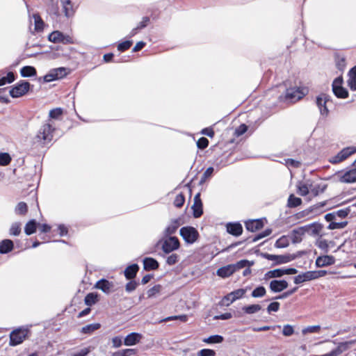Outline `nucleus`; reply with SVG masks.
<instances>
[{
    "label": "nucleus",
    "mask_w": 356,
    "mask_h": 356,
    "mask_svg": "<svg viewBox=\"0 0 356 356\" xmlns=\"http://www.w3.org/2000/svg\"><path fill=\"white\" fill-rule=\"evenodd\" d=\"M34 86L29 81L21 79L9 87V95L12 98H19L33 91Z\"/></svg>",
    "instance_id": "f257e3e1"
},
{
    "label": "nucleus",
    "mask_w": 356,
    "mask_h": 356,
    "mask_svg": "<svg viewBox=\"0 0 356 356\" xmlns=\"http://www.w3.org/2000/svg\"><path fill=\"white\" fill-rule=\"evenodd\" d=\"M305 95L306 92L304 88H286L284 95H280L278 99L281 102L293 104L303 98Z\"/></svg>",
    "instance_id": "f03ea898"
},
{
    "label": "nucleus",
    "mask_w": 356,
    "mask_h": 356,
    "mask_svg": "<svg viewBox=\"0 0 356 356\" xmlns=\"http://www.w3.org/2000/svg\"><path fill=\"white\" fill-rule=\"evenodd\" d=\"M334 178L343 184H353L356 182L355 163L349 169L336 172L334 175Z\"/></svg>",
    "instance_id": "7ed1b4c3"
},
{
    "label": "nucleus",
    "mask_w": 356,
    "mask_h": 356,
    "mask_svg": "<svg viewBox=\"0 0 356 356\" xmlns=\"http://www.w3.org/2000/svg\"><path fill=\"white\" fill-rule=\"evenodd\" d=\"M352 342L345 341L336 343L332 341L327 346V349H330V351L321 355H313V356H340L343 353L346 352L349 348Z\"/></svg>",
    "instance_id": "20e7f679"
},
{
    "label": "nucleus",
    "mask_w": 356,
    "mask_h": 356,
    "mask_svg": "<svg viewBox=\"0 0 356 356\" xmlns=\"http://www.w3.org/2000/svg\"><path fill=\"white\" fill-rule=\"evenodd\" d=\"M343 78L342 75L336 77L332 83V90L334 96L339 99H346L349 95L348 89L343 86Z\"/></svg>",
    "instance_id": "39448f33"
},
{
    "label": "nucleus",
    "mask_w": 356,
    "mask_h": 356,
    "mask_svg": "<svg viewBox=\"0 0 356 356\" xmlns=\"http://www.w3.org/2000/svg\"><path fill=\"white\" fill-rule=\"evenodd\" d=\"M47 40L53 43H62L63 44H71L74 43L72 37L58 30L51 32L47 36Z\"/></svg>",
    "instance_id": "423d86ee"
},
{
    "label": "nucleus",
    "mask_w": 356,
    "mask_h": 356,
    "mask_svg": "<svg viewBox=\"0 0 356 356\" xmlns=\"http://www.w3.org/2000/svg\"><path fill=\"white\" fill-rule=\"evenodd\" d=\"M315 103L319 111H330L329 107L333 104L332 97L324 92L316 97Z\"/></svg>",
    "instance_id": "0eeeda50"
},
{
    "label": "nucleus",
    "mask_w": 356,
    "mask_h": 356,
    "mask_svg": "<svg viewBox=\"0 0 356 356\" xmlns=\"http://www.w3.org/2000/svg\"><path fill=\"white\" fill-rule=\"evenodd\" d=\"M52 138V129L50 124L43 125L36 136L37 141L42 143L50 142Z\"/></svg>",
    "instance_id": "6e6552de"
},
{
    "label": "nucleus",
    "mask_w": 356,
    "mask_h": 356,
    "mask_svg": "<svg viewBox=\"0 0 356 356\" xmlns=\"http://www.w3.org/2000/svg\"><path fill=\"white\" fill-rule=\"evenodd\" d=\"M28 332L27 329L24 328L13 330L10 334V344L11 346H17L22 343L26 338Z\"/></svg>",
    "instance_id": "1a4fd4ad"
},
{
    "label": "nucleus",
    "mask_w": 356,
    "mask_h": 356,
    "mask_svg": "<svg viewBox=\"0 0 356 356\" xmlns=\"http://www.w3.org/2000/svg\"><path fill=\"white\" fill-rule=\"evenodd\" d=\"M180 245L179 239L175 236H170L165 240H163L162 243V250L165 254H169L177 249H179Z\"/></svg>",
    "instance_id": "9d476101"
},
{
    "label": "nucleus",
    "mask_w": 356,
    "mask_h": 356,
    "mask_svg": "<svg viewBox=\"0 0 356 356\" xmlns=\"http://www.w3.org/2000/svg\"><path fill=\"white\" fill-rule=\"evenodd\" d=\"M356 152V147H348L343 148L337 155L330 159V162L332 163H338L348 158L350 156Z\"/></svg>",
    "instance_id": "9b49d317"
},
{
    "label": "nucleus",
    "mask_w": 356,
    "mask_h": 356,
    "mask_svg": "<svg viewBox=\"0 0 356 356\" xmlns=\"http://www.w3.org/2000/svg\"><path fill=\"white\" fill-rule=\"evenodd\" d=\"M180 235L188 243H193L198 237V232L192 227H184L180 229Z\"/></svg>",
    "instance_id": "f8f14e48"
},
{
    "label": "nucleus",
    "mask_w": 356,
    "mask_h": 356,
    "mask_svg": "<svg viewBox=\"0 0 356 356\" xmlns=\"http://www.w3.org/2000/svg\"><path fill=\"white\" fill-rule=\"evenodd\" d=\"M263 257L268 260L275 261L276 264H286L293 259V257L290 255H275L265 253Z\"/></svg>",
    "instance_id": "ddd939ff"
},
{
    "label": "nucleus",
    "mask_w": 356,
    "mask_h": 356,
    "mask_svg": "<svg viewBox=\"0 0 356 356\" xmlns=\"http://www.w3.org/2000/svg\"><path fill=\"white\" fill-rule=\"evenodd\" d=\"M336 68L343 73L346 67V57L344 54L334 52L333 54Z\"/></svg>",
    "instance_id": "4468645a"
},
{
    "label": "nucleus",
    "mask_w": 356,
    "mask_h": 356,
    "mask_svg": "<svg viewBox=\"0 0 356 356\" xmlns=\"http://www.w3.org/2000/svg\"><path fill=\"white\" fill-rule=\"evenodd\" d=\"M63 13L65 16L67 18H69L73 16L76 12V10L74 8L73 3L72 0H60Z\"/></svg>",
    "instance_id": "2eb2a0df"
},
{
    "label": "nucleus",
    "mask_w": 356,
    "mask_h": 356,
    "mask_svg": "<svg viewBox=\"0 0 356 356\" xmlns=\"http://www.w3.org/2000/svg\"><path fill=\"white\" fill-rule=\"evenodd\" d=\"M192 209L193 211V216L195 218H199L203 213L202 203L200 199V193H197L194 197V202L192 205Z\"/></svg>",
    "instance_id": "dca6fc26"
},
{
    "label": "nucleus",
    "mask_w": 356,
    "mask_h": 356,
    "mask_svg": "<svg viewBox=\"0 0 356 356\" xmlns=\"http://www.w3.org/2000/svg\"><path fill=\"white\" fill-rule=\"evenodd\" d=\"M335 259L331 255H324L318 257L316 260V265L318 268L330 266L334 264Z\"/></svg>",
    "instance_id": "f3484780"
},
{
    "label": "nucleus",
    "mask_w": 356,
    "mask_h": 356,
    "mask_svg": "<svg viewBox=\"0 0 356 356\" xmlns=\"http://www.w3.org/2000/svg\"><path fill=\"white\" fill-rule=\"evenodd\" d=\"M142 338L143 336L141 334L137 332H131L124 338V344L127 346L136 345L140 341Z\"/></svg>",
    "instance_id": "a211bd4d"
},
{
    "label": "nucleus",
    "mask_w": 356,
    "mask_h": 356,
    "mask_svg": "<svg viewBox=\"0 0 356 356\" xmlns=\"http://www.w3.org/2000/svg\"><path fill=\"white\" fill-rule=\"evenodd\" d=\"M288 287V282L285 280H273L270 283V289L272 291L278 293Z\"/></svg>",
    "instance_id": "6ab92c4d"
},
{
    "label": "nucleus",
    "mask_w": 356,
    "mask_h": 356,
    "mask_svg": "<svg viewBox=\"0 0 356 356\" xmlns=\"http://www.w3.org/2000/svg\"><path fill=\"white\" fill-rule=\"evenodd\" d=\"M305 234H308L310 236H318L320 234L322 230V225L318 223H313L311 225L303 226Z\"/></svg>",
    "instance_id": "aec40b11"
},
{
    "label": "nucleus",
    "mask_w": 356,
    "mask_h": 356,
    "mask_svg": "<svg viewBox=\"0 0 356 356\" xmlns=\"http://www.w3.org/2000/svg\"><path fill=\"white\" fill-rule=\"evenodd\" d=\"M20 76L24 78H30L37 76V70L35 67L31 65H25L19 70Z\"/></svg>",
    "instance_id": "412c9836"
},
{
    "label": "nucleus",
    "mask_w": 356,
    "mask_h": 356,
    "mask_svg": "<svg viewBox=\"0 0 356 356\" xmlns=\"http://www.w3.org/2000/svg\"><path fill=\"white\" fill-rule=\"evenodd\" d=\"M95 287L96 289L102 290L105 293H109L113 287V284L112 282H110L106 280L102 279L95 284Z\"/></svg>",
    "instance_id": "4be33fe9"
},
{
    "label": "nucleus",
    "mask_w": 356,
    "mask_h": 356,
    "mask_svg": "<svg viewBox=\"0 0 356 356\" xmlns=\"http://www.w3.org/2000/svg\"><path fill=\"white\" fill-rule=\"evenodd\" d=\"M310 180H307L305 181H299L298 182L297 192L301 196H305L310 193Z\"/></svg>",
    "instance_id": "5701e85b"
},
{
    "label": "nucleus",
    "mask_w": 356,
    "mask_h": 356,
    "mask_svg": "<svg viewBox=\"0 0 356 356\" xmlns=\"http://www.w3.org/2000/svg\"><path fill=\"white\" fill-rule=\"evenodd\" d=\"M349 79L347 81L348 86L352 91L356 90V65L351 67L348 73Z\"/></svg>",
    "instance_id": "b1692460"
},
{
    "label": "nucleus",
    "mask_w": 356,
    "mask_h": 356,
    "mask_svg": "<svg viewBox=\"0 0 356 356\" xmlns=\"http://www.w3.org/2000/svg\"><path fill=\"white\" fill-rule=\"evenodd\" d=\"M234 272V266H232V264H229L218 268L216 271V274L219 277L225 278L232 275Z\"/></svg>",
    "instance_id": "393cba45"
},
{
    "label": "nucleus",
    "mask_w": 356,
    "mask_h": 356,
    "mask_svg": "<svg viewBox=\"0 0 356 356\" xmlns=\"http://www.w3.org/2000/svg\"><path fill=\"white\" fill-rule=\"evenodd\" d=\"M310 193L314 196H317L320 193H322L324 192V191L326 188V185L321 183H315L312 181H310Z\"/></svg>",
    "instance_id": "a878e982"
},
{
    "label": "nucleus",
    "mask_w": 356,
    "mask_h": 356,
    "mask_svg": "<svg viewBox=\"0 0 356 356\" xmlns=\"http://www.w3.org/2000/svg\"><path fill=\"white\" fill-rule=\"evenodd\" d=\"M263 226L264 223L261 220H252L245 222L246 229L252 232L261 229Z\"/></svg>",
    "instance_id": "bb28decb"
},
{
    "label": "nucleus",
    "mask_w": 356,
    "mask_h": 356,
    "mask_svg": "<svg viewBox=\"0 0 356 356\" xmlns=\"http://www.w3.org/2000/svg\"><path fill=\"white\" fill-rule=\"evenodd\" d=\"M305 232L303 227H298L293 229L291 233V240L293 243H298L302 241V236L305 235Z\"/></svg>",
    "instance_id": "cd10ccee"
},
{
    "label": "nucleus",
    "mask_w": 356,
    "mask_h": 356,
    "mask_svg": "<svg viewBox=\"0 0 356 356\" xmlns=\"http://www.w3.org/2000/svg\"><path fill=\"white\" fill-rule=\"evenodd\" d=\"M227 232L234 236H239L242 234L243 227L239 223H229L227 225Z\"/></svg>",
    "instance_id": "c85d7f7f"
},
{
    "label": "nucleus",
    "mask_w": 356,
    "mask_h": 356,
    "mask_svg": "<svg viewBox=\"0 0 356 356\" xmlns=\"http://www.w3.org/2000/svg\"><path fill=\"white\" fill-rule=\"evenodd\" d=\"M57 80L62 79L67 76L70 70L65 67H59L51 69Z\"/></svg>",
    "instance_id": "c756f323"
},
{
    "label": "nucleus",
    "mask_w": 356,
    "mask_h": 356,
    "mask_svg": "<svg viewBox=\"0 0 356 356\" xmlns=\"http://www.w3.org/2000/svg\"><path fill=\"white\" fill-rule=\"evenodd\" d=\"M144 268L147 270H156L159 268L158 261L151 257L145 258L143 260Z\"/></svg>",
    "instance_id": "7c9ffc66"
},
{
    "label": "nucleus",
    "mask_w": 356,
    "mask_h": 356,
    "mask_svg": "<svg viewBox=\"0 0 356 356\" xmlns=\"http://www.w3.org/2000/svg\"><path fill=\"white\" fill-rule=\"evenodd\" d=\"M180 225V220H172L169 224V225L165 229V235L170 236L171 234H174L177 231Z\"/></svg>",
    "instance_id": "2f4dec72"
},
{
    "label": "nucleus",
    "mask_w": 356,
    "mask_h": 356,
    "mask_svg": "<svg viewBox=\"0 0 356 356\" xmlns=\"http://www.w3.org/2000/svg\"><path fill=\"white\" fill-rule=\"evenodd\" d=\"M37 80L40 83H47L58 81L51 69L45 75L38 77Z\"/></svg>",
    "instance_id": "473e14b6"
},
{
    "label": "nucleus",
    "mask_w": 356,
    "mask_h": 356,
    "mask_svg": "<svg viewBox=\"0 0 356 356\" xmlns=\"http://www.w3.org/2000/svg\"><path fill=\"white\" fill-rule=\"evenodd\" d=\"M134 42L130 38H125L122 40H120L118 42L117 49L120 52H124L129 49L133 44Z\"/></svg>",
    "instance_id": "72a5a7b5"
},
{
    "label": "nucleus",
    "mask_w": 356,
    "mask_h": 356,
    "mask_svg": "<svg viewBox=\"0 0 356 356\" xmlns=\"http://www.w3.org/2000/svg\"><path fill=\"white\" fill-rule=\"evenodd\" d=\"M33 17L35 21V31L38 33L42 32L44 28V22L38 13H34Z\"/></svg>",
    "instance_id": "f704fd0d"
},
{
    "label": "nucleus",
    "mask_w": 356,
    "mask_h": 356,
    "mask_svg": "<svg viewBox=\"0 0 356 356\" xmlns=\"http://www.w3.org/2000/svg\"><path fill=\"white\" fill-rule=\"evenodd\" d=\"M13 248V243L11 240L5 239L0 243V252L5 254L11 251Z\"/></svg>",
    "instance_id": "c9c22d12"
},
{
    "label": "nucleus",
    "mask_w": 356,
    "mask_h": 356,
    "mask_svg": "<svg viewBox=\"0 0 356 356\" xmlns=\"http://www.w3.org/2000/svg\"><path fill=\"white\" fill-rule=\"evenodd\" d=\"M139 268L137 264H133L128 266L124 270V275L128 280H131L134 278L136 273L138 272Z\"/></svg>",
    "instance_id": "e433bc0d"
},
{
    "label": "nucleus",
    "mask_w": 356,
    "mask_h": 356,
    "mask_svg": "<svg viewBox=\"0 0 356 356\" xmlns=\"http://www.w3.org/2000/svg\"><path fill=\"white\" fill-rule=\"evenodd\" d=\"M283 276L282 268L274 269L269 270L265 273L264 279L265 280H270L271 278L281 277Z\"/></svg>",
    "instance_id": "4c0bfd02"
},
{
    "label": "nucleus",
    "mask_w": 356,
    "mask_h": 356,
    "mask_svg": "<svg viewBox=\"0 0 356 356\" xmlns=\"http://www.w3.org/2000/svg\"><path fill=\"white\" fill-rule=\"evenodd\" d=\"M101 327L99 323H92L87 325L81 328V333L90 334Z\"/></svg>",
    "instance_id": "58836bf2"
},
{
    "label": "nucleus",
    "mask_w": 356,
    "mask_h": 356,
    "mask_svg": "<svg viewBox=\"0 0 356 356\" xmlns=\"http://www.w3.org/2000/svg\"><path fill=\"white\" fill-rule=\"evenodd\" d=\"M302 204V200L296 197L293 194L289 195L287 202L289 207L293 208L300 206Z\"/></svg>",
    "instance_id": "ea45409f"
},
{
    "label": "nucleus",
    "mask_w": 356,
    "mask_h": 356,
    "mask_svg": "<svg viewBox=\"0 0 356 356\" xmlns=\"http://www.w3.org/2000/svg\"><path fill=\"white\" fill-rule=\"evenodd\" d=\"M114 56H115V55L112 52L106 53L103 56V62H104L106 63H112V62L118 63L124 62V61L127 60V59H124V58H120L118 60H115Z\"/></svg>",
    "instance_id": "a19ab883"
},
{
    "label": "nucleus",
    "mask_w": 356,
    "mask_h": 356,
    "mask_svg": "<svg viewBox=\"0 0 356 356\" xmlns=\"http://www.w3.org/2000/svg\"><path fill=\"white\" fill-rule=\"evenodd\" d=\"M36 230V222L34 220L29 221L24 228V232L27 235L33 234Z\"/></svg>",
    "instance_id": "79ce46f5"
},
{
    "label": "nucleus",
    "mask_w": 356,
    "mask_h": 356,
    "mask_svg": "<svg viewBox=\"0 0 356 356\" xmlns=\"http://www.w3.org/2000/svg\"><path fill=\"white\" fill-rule=\"evenodd\" d=\"M98 300V295L94 293H88L85 298V303L88 306H92Z\"/></svg>",
    "instance_id": "37998d69"
},
{
    "label": "nucleus",
    "mask_w": 356,
    "mask_h": 356,
    "mask_svg": "<svg viewBox=\"0 0 356 356\" xmlns=\"http://www.w3.org/2000/svg\"><path fill=\"white\" fill-rule=\"evenodd\" d=\"M261 307L259 305H251L248 306H245L243 307V310L248 314H252L256 313L261 310Z\"/></svg>",
    "instance_id": "c03bdc74"
},
{
    "label": "nucleus",
    "mask_w": 356,
    "mask_h": 356,
    "mask_svg": "<svg viewBox=\"0 0 356 356\" xmlns=\"http://www.w3.org/2000/svg\"><path fill=\"white\" fill-rule=\"evenodd\" d=\"M28 211V207L24 202L17 204L15 209V211L18 215H24Z\"/></svg>",
    "instance_id": "a18cd8bd"
},
{
    "label": "nucleus",
    "mask_w": 356,
    "mask_h": 356,
    "mask_svg": "<svg viewBox=\"0 0 356 356\" xmlns=\"http://www.w3.org/2000/svg\"><path fill=\"white\" fill-rule=\"evenodd\" d=\"M222 341L223 337L220 335H213L203 339V341L207 343H221Z\"/></svg>",
    "instance_id": "49530a36"
},
{
    "label": "nucleus",
    "mask_w": 356,
    "mask_h": 356,
    "mask_svg": "<svg viewBox=\"0 0 356 356\" xmlns=\"http://www.w3.org/2000/svg\"><path fill=\"white\" fill-rule=\"evenodd\" d=\"M11 160V156L8 153H0V165H8L10 163Z\"/></svg>",
    "instance_id": "de8ad7c7"
},
{
    "label": "nucleus",
    "mask_w": 356,
    "mask_h": 356,
    "mask_svg": "<svg viewBox=\"0 0 356 356\" xmlns=\"http://www.w3.org/2000/svg\"><path fill=\"white\" fill-rule=\"evenodd\" d=\"M245 293H246V289H239L235 290L229 293L232 296L231 297H232V300L234 299L235 301L239 298H241L245 295Z\"/></svg>",
    "instance_id": "09e8293b"
},
{
    "label": "nucleus",
    "mask_w": 356,
    "mask_h": 356,
    "mask_svg": "<svg viewBox=\"0 0 356 356\" xmlns=\"http://www.w3.org/2000/svg\"><path fill=\"white\" fill-rule=\"evenodd\" d=\"M266 289L264 286H258L252 292L253 298H261L265 296Z\"/></svg>",
    "instance_id": "8fccbe9b"
},
{
    "label": "nucleus",
    "mask_w": 356,
    "mask_h": 356,
    "mask_svg": "<svg viewBox=\"0 0 356 356\" xmlns=\"http://www.w3.org/2000/svg\"><path fill=\"white\" fill-rule=\"evenodd\" d=\"M179 260V256L176 253H172L166 258V264L169 266H172L176 264Z\"/></svg>",
    "instance_id": "3c124183"
},
{
    "label": "nucleus",
    "mask_w": 356,
    "mask_h": 356,
    "mask_svg": "<svg viewBox=\"0 0 356 356\" xmlns=\"http://www.w3.org/2000/svg\"><path fill=\"white\" fill-rule=\"evenodd\" d=\"M162 286L160 284L154 286L152 288L147 291L148 298H152L159 294L161 290Z\"/></svg>",
    "instance_id": "603ef678"
},
{
    "label": "nucleus",
    "mask_w": 356,
    "mask_h": 356,
    "mask_svg": "<svg viewBox=\"0 0 356 356\" xmlns=\"http://www.w3.org/2000/svg\"><path fill=\"white\" fill-rule=\"evenodd\" d=\"M21 232V225L19 222L12 224L10 228V234L13 236H18Z\"/></svg>",
    "instance_id": "864d4df0"
},
{
    "label": "nucleus",
    "mask_w": 356,
    "mask_h": 356,
    "mask_svg": "<svg viewBox=\"0 0 356 356\" xmlns=\"http://www.w3.org/2000/svg\"><path fill=\"white\" fill-rule=\"evenodd\" d=\"M321 330L320 325L308 326L302 330V334H306L308 333H317Z\"/></svg>",
    "instance_id": "5fc2aeb1"
},
{
    "label": "nucleus",
    "mask_w": 356,
    "mask_h": 356,
    "mask_svg": "<svg viewBox=\"0 0 356 356\" xmlns=\"http://www.w3.org/2000/svg\"><path fill=\"white\" fill-rule=\"evenodd\" d=\"M347 225V222H332L327 227L329 229H342L344 228Z\"/></svg>",
    "instance_id": "6e6d98bb"
},
{
    "label": "nucleus",
    "mask_w": 356,
    "mask_h": 356,
    "mask_svg": "<svg viewBox=\"0 0 356 356\" xmlns=\"http://www.w3.org/2000/svg\"><path fill=\"white\" fill-rule=\"evenodd\" d=\"M294 333L293 327L291 325H285L283 327L282 334L285 337H290Z\"/></svg>",
    "instance_id": "4d7b16f0"
},
{
    "label": "nucleus",
    "mask_w": 356,
    "mask_h": 356,
    "mask_svg": "<svg viewBox=\"0 0 356 356\" xmlns=\"http://www.w3.org/2000/svg\"><path fill=\"white\" fill-rule=\"evenodd\" d=\"M252 264V263L250 264V261L248 260H241L236 264H232V266H234V270L236 271L237 270L243 268L248 265L250 266Z\"/></svg>",
    "instance_id": "13d9d810"
},
{
    "label": "nucleus",
    "mask_w": 356,
    "mask_h": 356,
    "mask_svg": "<svg viewBox=\"0 0 356 356\" xmlns=\"http://www.w3.org/2000/svg\"><path fill=\"white\" fill-rule=\"evenodd\" d=\"M185 202L184 196L182 194H179L176 196L174 200V204L175 207L179 208L181 207Z\"/></svg>",
    "instance_id": "bf43d9fd"
},
{
    "label": "nucleus",
    "mask_w": 356,
    "mask_h": 356,
    "mask_svg": "<svg viewBox=\"0 0 356 356\" xmlns=\"http://www.w3.org/2000/svg\"><path fill=\"white\" fill-rule=\"evenodd\" d=\"M49 13L51 15H54L55 17H58L60 15V10H59V7L57 4H52L49 8Z\"/></svg>",
    "instance_id": "052dcab7"
},
{
    "label": "nucleus",
    "mask_w": 356,
    "mask_h": 356,
    "mask_svg": "<svg viewBox=\"0 0 356 356\" xmlns=\"http://www.w3.org/2000/svg\"><path fill=\"white\" fill-rule=\"evenodd\" d=\"M172 320H179L182 322H186L188 321V316L186 314L179 315V316H169V317L165 318L163 321H172Z\"/></svg>",
    "instance_id": "680f3d73"
},
{
    "label": "nucleus",
    "mask_w": 356,
    "mask_h": 356,
    "mask_svg": "<svg viewBox=\"0 0 356 356\" xmlns=\"http://www.w3.org/2000/svg\"><path fill=\"white\" fill-rule=\"evenodd\" d=\"M288 245V240L285 236L280 238L275 243L277 248H285Z\"/></svg>",
    "instance_id": "e2e57ef3"
},
{
    "label": "nucleus",
    "mask_w": 356,
    "mask_h": 356,
    "mask_svg": "<svg viewBox=\"0 0 356 356\" xmlns=\"http://www.w3.org/2000/svg\"><path fill=\"white\" fill-rule=\"evenodd\" d=\"M209 145V140L207 138L202 137L197 141V146L200 149H204Z\"/></svg>",
    "instance_id": "0e129e2a"
},
{
    "label": "nucleus",
    "mask_w": 356,
    "mask_h": 356,
    "mask_svg": "<svg viewBox=\"0 0 356 356\" xmlns=\"http://www.w3.org/2000/svg\"><path fill=\"white\" fill-rule=\"evenodd\" d=\"M215 355V351L211 349H202L197 353L198 356H214Z\"/></svg>",
    "instance_id": "69168bd1"
},
{
    "label": "nucleus",
    "mask_w": 356,
    "mask_h": 356,
    "mask_svg": "<svg viewBox=\"0 0 356 356\" xmlns=\"http://www.w3.org/2000/svg\"><path fill=\"white\" fill-rule=\"evenodd\" d=\"M149 22L150 19L149 17H143L142 21L138 24L137 26H138V28L140 29V30H142L147 26Z\"/></svg>",
    "instance_id": "338daca9"
},
{
    "label": "nucleus",
    "mask_w": 356,
    "mask_h": 356,
    "mask_svg": "<svg viewBox=\"0 0 356 356\" xmlns=\"http://www.w3.org/2000/svg\"><path fill=\"white\" fill-rule=\"evenodd\" d=\"M145 46H146V42L143 40H140V41L136 42L135 46L133 47L131 51L133 53L137 52V51L143 49Z\"/></svg>",
    "instance_id": "774afa93"
}]
</instances>
